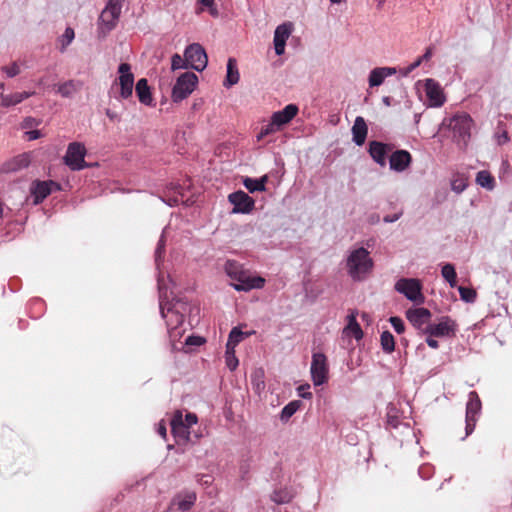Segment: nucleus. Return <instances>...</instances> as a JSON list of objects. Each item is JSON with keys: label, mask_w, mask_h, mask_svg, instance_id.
<instances>
[{"label": "nucleus", "mask_w": 512, "mask_h": 512, "mask_svg": "<svg viewBox=\"0 0 512 512\" xmlns=\"http://www.w3.org/2000/svg\"><path fill=\"white\" fill-rule=\"evenodd\" d=\"M225 357H226L227 367L231 371L235 370L238 366V359L235 356V349L231 350V349L226 348Z\"/></svg>", "instance_id": "obj_43"}, {"label": "nucleus", "mask_w": 512, "mask_h": 512, "mask_svg": "<svg viewBox=\"0 0 512 512\" xmlns=\"http://www.w3.org/2000/svg\"><path fill=\"white\" fill-rule=\"evenodd\" d=\"M292 32L291 23L279 25L274 32V48L277 55H282L285 51L286 40Z\"/></svg>", "instance_id": "obj_19"}, {"label": "nucleus", "mask_w": 512, "mask_h": 512, "mask_svg": "<svg viewBox=\"0 0 512 512\" xmlns=\"http://www.w3.org/2000/svg\"><path fill=\"white\" fill-rule=\"evenodd\" d=\"M453 137L461 147H466L470 137L473 119L467 113H457L449 121Z\"/></svg>", "instance_id": "obj_4"}, {"label": "nucleus", "mask_w": 512, "mask_h": 512, "mask_svg": "<svg viewBox=\"0 0 512 512\" xmlns=\"http://www.w3.org/2000/svg\"><path fill=\"white\" fill-rule=\"evenodd\" d=\"M466 187V184L463 180H454L452 182V189L456 192H462Z\"/></svg>", "instance_id": "obj_51"}, {"label": "nucleus", "mask_w": 512, "mask_h": 512, "mask_svg": "<svg viewBox=\"0 0 512 512\" xmlns=\"http://www.w3.org/2000/svg\"><path fill=\"white\" fill-rule=\"evenodd\" d=\"M481 409V401L475 391L470 392L466 406V435L473 432L476 424V415Z\"/></svg>", "instance_id": "obj_15"}, {"label": "nucleus", "mask_w": 512, "mask_h": 512, "mask_svg": "<svg viewBox=\"0 0 512 512\" xmlns=\"http://www.w3.org/2000/svg\"><path fill=\"white\" fill-rule=\"evenodd\" d=\"M406 317L409 322L419 331V334L427 333L432 318V313L429 309L424 307L409 309L406 312Z\"/></svg>", "instance_id": "obj_11"}, {"label": "nucleus", "mask_w": 512, "mask_h": 512, "mask_svg": "<svg viewBox=\"0 0 512 512\" xmlns=\"http://www.w3.org/2000/svg\"><path fill=\"white\" fill-rule=\"evenodd\" d=\"M119 76L115 80V85L119 86V97L128 99L132 97L134 87V74L131 71V65L121 63L118 67Z\"/></svg>", "instance_id": "obj_8"}, {"label": "nucleus", "mask_w": 512, "mask_h": 512, "mask_svg": "<svg viewBox=\"0 0 512 512\" xmlns=\"http://www.w3.org/2000/svg\"><path fill=\"white\" fill-rule=\"evenodd\" d=\"M458 330V324L456 320L450 316H441L437 319V322H431L427 333L435 335L437 338L441 337H454Z\"/></svg>", "instance_id": "obj_9"}, {"label": "nucleus", "mask_w": 512, "mask_h": 512, "mask_svg": "<svg viewBox=\"0 0 512 512\" xmlns=\"http://www.w3.org/2000/svg\"><path fill=\"white\" fill-rule=\"evenodd\" d=\"M40 122L33 117H26L23 121V128H32L38 126Z\"/></svg>", "instance_id": "obj_50"}, {"label": "nucleus", "mask_w": 512, "mask_h": 512, "mask_svg": "<svg viewBox=\"0 0 512 512\" xmlns=\"http://www.w3.org/2000/svg\"><path fill=\"white\" fill-rule=\"evenodd\" d=\"M124 2L125 0H108L98 22V30L102 36H106L117 26Z\"/></svg>", "instance_id": "obj_3"}, {"label": "nucleus", "mask_w": 512, "mask_h": 512, "mask_svg": "<svg viewBox=\"0 0 512 512\" xmlns=\"http://www.w3.org/2000/svg\"><path fill=\"white\" fill-rule=\"evenodd\" d=\"M381 347L385 353H392L395 350V340L389 331H384L380 337Z\"/></svg>", "instance_id": "obj_37"}, {"label": "nucleus", "mask_w": 512, "mask_h": 512, "mask_svg": "<svg viewBox=\"0 0 512 512\" xmlns=\"http://www.w3.org/2000/svg\"><path fill=\"white\" fill-rule=\"evenodd\" d=\"M373 265L370 253L363 247L353 250L346 261L348 274L355 281L365 279L372 271Z\"/></svg>", "instance_id": "obj_2"}, {"label": "nucleus", "mask_w": 512, "mask_h": 512, "mask_svg": "<svg viewBox=\"0 0 512 512\" xmlns=\"http://www.w3.org/2000/svg\"><path fill=\"white\" fill-rule=\"evenodd\" d=\"M183 420H184L185 424L188 425L189 428L198 422L197 415L194 413H187L185 415V418H183Z\"/></svg>", "instance_id": "obj_49"}, {"label": "nucleus", "mask_w": 512, "mask_h": 512, "mask_svg": "<svg viewBox=\"0 0 512 512\" xmlns=\"http://www.w3.org/2000/svg\"><path fill=\"white\" fill-rule=\"evenodd\" d=\"M293 499V494L288 489L275 490L271 495V500L276 504L289 503Z\"/></svg>", "instance_id": "obj_36"}, {"label": "nucleus", "mask_w": 512, "mask_h": 512, "mask_svg": "<svg viewBox=\"0 0 512 512\" xmlns=\"http://www.w3.org/2000/svg\"><path fill=\"white\" fill-rule=\"evenodd\" d=\"M80 86L74 80H68L58 85L57 93L62 97H70L79 90Z\"/></svg>", "instance_id": "obj_34"}, {"label": "nucleus", "mask_w": 512, "mask_h": 512, "mask_svg": "<svg viewBox=\"0 0 512 512\" xmlns=\"http://www.w3.org/2000/svg\"><path fill=\"white\" fill-rule=\"evenodd\" d=\"M476 182L478 185L488 190H492L495 186L494 177L486 170H482L477 173Z\"/></svg>", "instance_id": "obj_32"}, {"label": "nucleus", "mask_w": 512, "mask_h": 512, "mask_svg": "<svg viewBox=\"0 0 512 512\" xmlns=\"http://www.w3.org/2000/svg\"><path fill=\"white\" fill-rule=\"evenodd\" d=\"M135 92L139 101L144 105H152L153 97L146 78H141L135 85Z\"/></svg>", "instance_id": "obj_27"}, {"label": "nucleus", "mask_w": 512, "mask_h": 512, "mask_svg": "<svg viewBox=\"0 0 512 512\" xmlns=\"http://www.w3.org/2000/svg\"><path fill=\"white\" fill-rule=\"evenodd\" d=\"M344 333L348 336H353L356 340L362 339L363 331L353 315L349 316V321L344 328Z\"/></svg>", "instance_id": "obj_31"}, {"label": "nucleus", "mask_w": 512, "mask_h": 512, "mask_svg": "<svg viewBox=\"0 0 512 512\" xmlns=\"http://www.w3.org/2000/svg\"><path fill=\"white\" fill-rule=\"evenodd\" d=\"M302 389H303V387L299 388V394H300L301 397H303V398H310L312 396V394L310 392H307V393L301 392Z\"/></svg>", "instance_id": "obj_60"}, {"label": "nucleus", "mask_w": 512, "mask_h": 512, "mask_svg": "<svg viewBox=\"0 0 512 512\" xmlns=\"http://www.w3.org/2000/svg\"><path fill=\"white\" fill-rule=\"evenodd\" d=\"M248 336L247 333H244L239 328L234 327L228 337V341L226 344V348L228 349H235V347L243 341Z\"/></svg>", "instance_id": "obj_33"}, {"label": "nucleus", "mask_w": 512, "mask_h": 512, "mask_svg": "<svg viewBox=\"0 0 512 512\" xmlns=\"http://www.w3.org/2000/svg\"><path fill=\"white\" fill-rule=\"evenodd\" d=\"M311 377L315 386H320L328 380L327 358L323 353H314L311 362Z\"/></svg>", "instance_id": "obj_12"}, {"label": "nucleus", "mask_w": 512, "mask_h": 512, "mask_svg": "<svg viewBox=\"0 0 512 512\" xmlns=\"http://www.w3.org/2000/svg\"><path fill=\"white\" fill-rule=\"evenodd\" d=\"M240 75L237 67V61L234 58H229L227 61V74L224 86L230 87L239 82Z\"/></svg>", "instance_id": "obj_28"}, {"label": "nucleus", "mask_w": 512, "mask_h": 512, "mask_svg": "<svg viewBox=\"0 0 512 512\" xmlns=\"http://www.w3.org/2000/svg\"><path fill=\"white\" fill-rule=\"evenodd\" d=\"M241 471L243 472V474H247L248 468H244L243 466H241Z\"/></svg>", "instance_id": "obj_61"}, {"label": "nucleus", "mask_w": 512, "mask_h": 512, "mask_svg": "<svg viewBox=\"0 0 512 512\" xmlns=\"http://www.w3.org/2000/svg\"><path fill=\"white\" fill-rule=\"evenodd\" d=\"M422 335L426 336V343L432 349H437L439 347V342L435 339V335H430V333H422Z\"/></svg>", "instance_id": "obj_46"}, {"label": "nucleus", "mask_w": 512, "mask_h": 512, "mask_svg": "<svg viewBox=\"0 0 512 512\" xmlns=\"http://www.w3.org/2000/svg\"><path fill=\"white\" fill-rule=\"evenodd\" d=\"M158 433L159 435H161L163 438L166 437V434H167V430H166V426L164 423H159L158 425Z\"/></svg>", "instance_id": "obj_58"}, {"label": "nucleus", "mask_w": 512, "mask_h": 512, "mask_svg": "<svg viewBox=\"0 0 512 512\" xmlns=\"http://www.w3.org/2000/svg\"><path fill=\"white\" fill-rule=\"evenodd\" d=\"M198 481L204 485H209L211 483V476L209 475H202Z\"/></svg>", "instance_id": "obj_59"}, {"label": "nucleus", "mask_w": 512, "mask_h": 512, "mask_svg": "<svg viewBox=\"0 0 512 512\" xmlns=\"http://www.w3.org/2000/svg\"><path fill=\"white\" fill-rule=\"evenodd\" d=\"M59 190H61L60 184L52 180H36L32 183L31 186V194L34 197L35 204H40L41 202H43L44 199L47 198L52 193V191Z\"/></svg>", "instance_id": "obj_13"}, {"label": "nucleus", "mask_w": 512, "mask_h": 512, "mask_svg": "<svg viewBox=\"0 0 512 512\" xmlns=\"http://www.w3.org/2000/svg\"><path fill=\"white\" fill-rule=\"evenodd\" d=\"M227 275L236 283L232 286L237 291H250L261 289L265 285V279L260 276H251L242 266L235 261H227L225 265Z\"/></svg>", "instance_id": "obj_1"}, {"label": "nucleus", "mask_w": 512, "mask_h": 512, "mask_svg": "<svg viewBox=\"0 0 512 512\" xmlns=\"http://www.w3.org/2000/svg\"><path fill=\"white\" fill-rule=\"evenodd\" d=\"M431 57H432V48L429 47V48H427L426 52L419 58H420V61L423 62V61H428Z\"/></svg>", "instance_id": "obj_56"}, {"label": "nucleus", "mask_w": 512, "mask_h": 512, "mask_svg": "<svg viewBox=\"0 0 512 512\" xmlns=\"http://www.w3.org/2000/svg\"><path fill=\"white\" fill-rule=\"evenodd\" d=\"M197 3L200 5V7L196 10L197 14H200L203 12L204 8H209L210 6H213V3H215L214 0H197Z\"/></svg>", "instance_id": "obj_48"}, {"label": "nucleus", "mask_w": 512, "mask_h": 512, "mask_svg": "<svg viewBox=\"0 0 512 512\" xmlns=\"http://www.w3.org/2000/svg\"><path fill=\"white\" fill-rule=\"evenodd\" d=\"M421 63H422V61H420V58H418L415 62H413L412 64H410L408 66L405 74H408V73L412 72L414 69L419 67L421 65Z\"/></svg>", "instance_id": "obj_55"}, {"label": "nucleus", "mask_w": 512, "mask_h": 512, "mask_svg": "<svg viewBox=\"0 0 512 512\" xmlns=\"http://www.w3.org/2000/svg\"><path fill=\"white\" fill-rule=\"evenodd\" d=\"M228 199L234 205L233 213H249L255 205L253 198L243 191L231 193Z\"/></svg>", "instance_id": "obj_16"}, {"label": "nucleus", "mask_w": 512, "mask_h": 512, "mask_svg": "<svg viewBox=\"0 0 512 512\" xmlns=\"http://www.w3.org/2000/svg\"><path fill=\"white\" fill-rule=\"evenodd\" d=\"M395 290L403 294L408 300L422 304L425 301V297L422 293V283L419 279L415 278H401L394 286Z\"/></svg>", "instance_id": "obj_5"}, {"label": "nucleus", "mask_w": 512, "mask_h": 512, "mask_svg": "<svg viewBox=\"0 0 512 512\" xmlns=\"http://www.w3.org/2000/svg\"><path fill=\"white\" fill-rule=\"evenodd\" d=\"M396 68L393 67H378L374 68L369 75L370 87L380 86L386 77L396 74Z\"/></svg>", "instance_id": "obj_24"}, {"label": "nucleus", "mask_w": 512, "mask_h": 512, "mask_svg": "<svg viewBox=\"0 0 512 512\" xmlns=\"http://www.w3.org/2000/svg\"><path fill=\"white\" fill-rule=\"evenodd\" d=\"M502 138H505V140H508L507 133H504V135H502Z\"/></svg>", "instance_id": "obj_62"}, {"label": "nucleus", "mask_w": 512, "mask_h": 512, "mask_svg": "<svg viewBox=\"0 0 512 512\" xmlns=\"http://www.w3.org/2000/svg\"><path fill=\"white\" fill-rule=\"evenodd\" d=\"M74 37V29L71 27H67L65 29L64 34L61 36L59 40L61 43V51H64L68 47V45L73 41Z\"/></svg>", "instance_id": "obj_41"}, {"label": "nucleus", "mask_w": 512, "mask_h": 512, "mask_svg": "<svg viewBox=\"0 0 512 512\" xmlns=\"http://www.w3.org/2000/svg\"><path fill=\"white\" fill-rule=\"evenodd\" d=\"M28 140H36L41 137V132L39 130H31L26 132Z\"/></svg>", "instance_id": "obj_53"}, {"label": "nucleus", "mask_w": 512, "mask_h": 512, "mask_svg": "<svg viewBox=\"0 0 512 512\" xmlns=\"http://www.w3.org/2000/svg\"><path fill=\"white\" fill-rule=\"evenodd\" d=\"M368 133V127L363 117L358 116L352 127L353 141L356 145L361 146L365 143Z\"/></svg>", "instance_id": "obj_26"}, {"label": "nucleus", "mask_w": 512, "mask_h": 512, "mask_svg": "<svg viewBox=\"0 0 512 512\" xmlns=\"http://www.w3.org/2000/svg\"><path fill=\"white\" fill-rule=\"evenodd\" d=\"M208 11H209V14L212 16V17H218L219 16V11L217 9V6L215 3H213V6H210L208 8Z\"/></svg>", "instance_id": "obj_57"}, {"label": "nucleus", "mask_w": 512, "mask_h": 512, "mask_svg": "<svg viewBox=\"0 0 512 512\" xmlns=\"http://www.w3.org/2000/svg\"><path fill=\"white\" fill-rule=\"evenodd\" d=\"M300 407L299 401H292L288 403L281 412V419L287 420L292 417Z\"/></svg>", "instance_id": "obj_38"}, {"label": "nucleus", "mask_w": 512, "mask_h": 512, "mask_svg": "<svg viewBox=\"0 0 512 512\" xmlns=\"http://www.w3.org/2000/svg\"><path fill=\"white\" fill-rule=\"evenodd\" d=\"M458 291L463 301L472 303L476 300L477 293L474 289L460 286Z\"/></svg>", "instance_id": "obj_39"}, {"label": "nucleus", "mask_w": 512, "mask_h": 512, "mask_svg": "<svg viewBox=\"0 0 512 512\" xmlns=\"http://www.w3.org/2000/svg\"><path fill=\"white\" fill-rule=\"evenodd\" d=\"M85 145L81 142H72L68 145L66 154L63 158L64 163L73 171H79L88 165L85 162Z\"/></svg>", "instance_id": "obj_7"}, {"label": "nucleus", "mask_w": 512, "mask_h": 512, "mask_svg": "<svg viewBox=\"0 0 512 512\" xmlns=\"http://www.w3.org/2000/svg\"><path fill=\"white\" fill-rule=\"evenodd\" d=\"M401 215H402V211H399L393 215H387L384 217V221L387 223L395 222L400 218Z\"/></svg>", "instance_id": "obj_52"}, {"label": "nucleus", "mask_w": 512, "mask_h": 512, "mask_svg": "<svg viewBox=\"0 0 512 512\" xmlns=\"http://www.w3.org/2000/svg\"><path fill=\"white\" fill-rule=\"evenodd\" d=\"M171 431L177 443H186L190 438V431L187 424L183 420L181 411H176L171 420Z\"/></svg>", "instance_id": "obj_17"}, {"label": "nucleus", "mask_w": 512, "mask_h": 512, "mask_svg": "<svg viewBox=\"0 0 512 512\" xmlns=\"http://www.w3.org/2000/svg\"><path fill=\"white\" fill-rule=\"evenodd\" d=\"M281 127H278V124L274 123V119L271 117L270 123L262 127L260 133L257 136L258 140H262L264 137L275 133L278 131Z\"/></svg>", "instance_id": "obj_40"}, {"label": "nucleus", "mask_w": 512, "mask_h": 512, "mask_svg": "<svg viewBox=\"0 0 512 512\" xmlns=\"http://www.w3.org/2000/svg\"><path fill=\"white\" fill-rule=\"evenodd\" d=\"M502 138H505V140H508L507 133H504V135H502Z\"/></svg>", "instance_id": "obj_63"}, {"label": "nucleus", "mask_w": 512, "mask_h": 512, "mask_svg": "<svg viewBox=\"0 0 512 512\" xmlns=\"http://www.w3.org/2000/svg\"><path fill=\"white\" fill-rule=\"evenodd\" d=\"M30 164V156L27 153H23L13 157L2 165V172H16L23 168L28 167Z\"/></svg>", "instance_id": "obj_25"}, {"label": "nucleus", "mask_w": 512, "mask_h": 512, "mask_svg": "<svg viewBox=\"0 0 512 512\" xmlns=\"http://www.w3.org/2000/svg\"><path fill=\"white\" fill-rule=\"evenodd\" d=\"M441 274L452 288L456 286L457 274L455 271V267L452 264L446 263L445 265H443Z\"/></svg>", "instance_id": "obj_35"}, {"label": "nucleus", "mask_w": 512, "mask_h": 512, "mask_svg": "<svg viewBox=\"0 0 512 512\" xmlns=\"http://www.w3.org/2000/svg\"><path fill=\"white\" fill-rule=\"evenodd\" d=\"M389 322L393 326L394 330L398 334H402L405 331V325L401 318L397 316L390 317Z\"/></svg>", "instance_id": "obj_44"}, {"label": "nucleus", "mask_w": 512, "mask_h": 512, "mask_svg": "<svg viewBox=\"0 0 512 512\" xmlns=\"http://www.w3.org/2000/svg\"><path fill=\"white\" fill-rule=\"evenodd\" d=\"M389 162L390 168L392 170L402 172L410 166L412 162V156L406 150H397L394 153H392Z\"/></svg>", "instance_id": "obj_20"}, {"label": "nucleus", "mask_w": 512, "mask_h": 512, "mask_svg": "<svg viewBox=\"0 0 512 512\" xmlns=\"http://www.w3.org/2000/svg\"><path fill=\"white\" fill-rule=\"evenodd\" d=\"M106 116H107L111 121H119V115H118L116 112H114V111H112V110H110V109H107V110H106Z\"/></svg>", "instance_id": "obj_54"}, {"label": "nucleus", "mask_w": 512, "mask_h": 512, "mask_svg": "<svg viewBox=\"0 0 512 512\" xmlns=\"http://www.w3.org/2000/svg\"><path fill=\"white\" fill-rule=\"evenodd\" d=\"M160 312H161L162 317L166 321V325H167L168 331L170 333V336L171 337L180 336L181 331H179V328L181 327V325L184 322L183 314L179 313L178 311H176L173 308H168L167 311H165V308H164L162 302L160 303Z\"/></svg>", "instance_id": "obj_14"}, {"label": "nucleus", "mask_w": 512, "mask_h": 512, "mask_svg": "<svg viewBox=\"0 0 512 512\" xmlns=\"http://www.w3.org/2000/svg\"><path fill=\"white\" fill-rule=\"evenodd\" d=\"M390 150L389 146L378 141L369 143V154L372 159L381 166L386 164V154Z\"/></svg>", "instance_id": "obj_23"}, {"label": "nucleus", "mask_w": 512, "mask_h": 512, "mask_svg": "<svg viewBox=\"0 0 512 512\" xmlns=\"http://www.w3.org/2000/svg\"><path fill=\"white\" fill-rule=\"evenodd\" d=\"M198 77L193 72H185L181 74L172 89L173 102H180L186 99L196 88Z\"/></svg>", "instance_id": "obj_6"}, {"label": "nucleus", "mask_w": 512, "mask_h": 512, "mask_svg": "<svg viewBox=\"0 0 512 512\" xmlns=\"http://www.w3.org/2000/svg\"><path fill=\"white\" fill-rule=\"evenodd\" d=\"M298 111L299 108L297 105L288 104L282 110L274 112L272 118L274 119V123L278 124V127H282L289 123L298 114Z\"/></svg>", "instance_id": "obj_22"}, {"label": "nucleus", "mask_w": 512, "mask_h": 512, "mask_svg": "<svg viewBox=\"0 0 512 512\" xmlns=\"http://www.w3.org/2000/svg\"><path fill=\"white\" fill-rule=\"evenodd\" d=\"M184 57H186L189 67L196 71H203L208 63L207 54L204 48L198 43L189 45L185 49Z\"/></svg>", "instance_id": "obj_10"}, {"label": "nucleus", "mask_w": 512, "mask_h": 512, "mask_svg": "<svg viewBox=\"0 0 512 512\" xmlns=\"http://www.w3.org/2000/svg\"><path fill=\"white\" fill-rule=\"evenodd\" d=\"M425 92L432 107H440L445 102L443 91L438 82L434 79H427L425 81Z\"/></svg>", "instance_id": "obj_18"}, {"label": "nucleus", "mask_w": 512, "mask_h": 512, "mask_svg": "<svg viewBox=\"0 0 512 512\" xmlns=\"http://www.w3.org/2000/svg\"><path fill=\"white\" fill-rule=\"evenodd\" d=\"M196 493L194 491L185 490L176 494L172 499V505L180 511H188L196 501Z\"/></svg>", "instance_id": "obj_21"}, {"label": "nucleus", "mask_w": 512, "mask_h": 512, "mask_svg": "<svg viewBox=\"0 0 512 512\" xmlns=\"http://www.w3.org/2000/svg\"><path fill=\"white\" fill-rule=\"evenodd\" d=\"M5 72L8 77H15L20 73V66L14 62L10 66L5 68Z\"/></svg>", "instance_id": "obj_45"}, {"label": "nucleus", "mask_w": 512, "mask_h": 512, "mask_svg": "<svg viewBox=\"0 0 512 512\" xmlns=\"http://www.w3.org/2000/svg\"><path fill=\"white\" fill-rule=\"evenodd\" d=\"M33 94L34 92H16L6 96L2 95V107H9L21 103Z\"/></svg>", "instance_id": "obj_30"}, {"label": "nucleus", "mask_w": 512, "mask_h": 512, "mask_svg": "<svg viewBox=\"0 0 512 512\" xmlns=\"http://www.w3.org/2000/svg\"><path fill=\"white\" fill-rule=\"evenodd\" d=\"M188 62L186 61V57L183 59L179 54H174L171 59V69L173 71L178 69L188 68Z\"/></svg>", "instance_id": "obj_42"}, {"label": "nucleus", "mask_w": 512, "mask_h": 512, "mask_svg": "<svg viewBox=\"0 0 512 512\" xmlns=\"http://www.w3.org/2000/svg\"><path fill=\"white\" fill-rule=\"evenodd\" d=\"M267 181H268L267 175H264L259 179H253V178L246 177L243 180V184H244L245 188L250 193H254L256 191H260V192L265 191V189H266L265 185H266Z\"/></svg>", "instance_id": "obj_29"}, {"label": "nucleus", "mask_w": 512, "mask_h": 512, "mask_svg": "<svg viewBox=\"0 0 512 512\" xmlns=\"http://www.w3.org/2000/svg\"><path fill=\"white\" fill-rule=\"evenodd\" d=\"M204 343V339L197 336H188L185 340L186 345L200 346Z\"/></svg>", "instance_id": "obj_47"}]
</instances>
